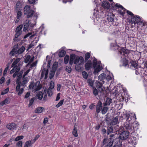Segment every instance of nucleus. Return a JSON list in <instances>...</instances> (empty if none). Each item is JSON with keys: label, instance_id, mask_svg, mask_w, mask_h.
Masks as SVG:
<instances>
[{"label": "nucleus", "instance_id": "25", "mask_svg": "<svg viewBox=\"0 0 147 147\" xmlns=\"http://www.w3.org/2000/svg\"><path fill=\"white\" fill-rule=\"evenodd\" d=\"M44 108L43 107H38L36 109L35 112L36 113H40L42 112Z\"/></svg>", "mask_w": 147, "mask_h": 147}, {"label": "nucleus", "instance_id": "26", "mask_svg": "<svg viewBox=\"0 0 147 147\" xmlns=\"http://www.w3.org/2000/svg\"><path fill=\"white\" fill-rule=\"evenodd\" d=\"M118 117L116 116L112 119V121L111 123V124L114 125L116 124L118 122Z\"/></svg>", "mask_w": 147, "mask_h": 147}, {"label": "nucleus", "instance_id": "3", "mask_svg": "<svg viewBox=\"0 0 147 147\" xmlns=\"http://www.w3.org/2000/svg\"><path fill=\"white\" fill-rule=\"evenodd\" d=\"M124 116L125 117L127 121V123L125 125V129L128 131L131 130L133 128V127L131 122L130 115L127 113L124 114Z\"/></svg>", "mask_w": 147, "mask_h": 147}, {"label": "nucleus", "instance_id": "14", "mask_svg": "<svg viewBox=\"0 0 147 147\" xmlns=\"http://www.w3.org/2000/svg\"><path fill=\"white\" fill-rule=\"evenodd\" d=\"M7 128L10 130L16 129L17 126L14 123H11L8 124L6 126Z\"/></svg>", "mask_w": 147, "mask_h": 147}, {"label": "nucleus", "instance_id": "4", "mask_svg": "<svg viewBox=\"0 0 147 147\" xmlns=\"http://www.w3.org/2000/svg\"><path fill=\"white\" fill-rule=\"evenodd\" d=\"M24 14L27 15V17L29 18L32 16L34 14V12L32 9H30V6L26 5L24 8Z\"/></svg>", "mask_w": 147, "mask_h": 147}, {"label": "nucleus", "instance_id": "43", "mask_svg": "<svg viewBox=\"0 0 147 147\" xmlns=\"http://www.w3.org/2000/svg\"><path fill=\"white\" fill-rule=\"evenodd\" d=\"M54 87V83L53 81H51L50 82V86L49 88L53 89Z\"/></svg>", "mask_w": 147, "mask_h": 147}, {"label": "nucleus", "instance_id": "7", "mask_svg": "<svg viewBox=\"0 0 147 147\" xmlns=\"http://www.w3.org/2000/svg\"><path fill=\"white\" fill-rule=\"evenodd\" d=\"M25 50V48L24 46H22L19 48L18 50L14 48L10 52L9 54L12 56L16 54L18 55L22 54Z\"/></svg>", "mask_w": 147, "mask_h": 147}, {"label": "nucleus", "instance_id": "37", "mask_svg": "<svg viewBox=\"0 0 147 147\" xmlns=\"http://www.w3.org/2000/svg\"><path fill=\"white\" fill-rule=\"evenodd\" d=\"M73 134L74 136L75 137H77L78 136V134L77 133V131L76 128L75 126L74 127V129L73 131Z\"/></svg>", "mask_w": 147, "mask_h": 147}, {"label": "nucleus", "instance_id": "16", "mask_svg": "<svg viewBox=\"0 0 147 147\" xmlns=\"http://www.w3.org/2000/svg\"><path fill=\"white\" fill-rule=\"evenodd\" d=\"M85 64V66L86 69V70H88L92 67V62L90 61H88Z\"/></svg>", "mask_w": 147, "mask_h": 147}, {"label": "nucleus", "instance_id": "8", "mask_svg": "<svg viewBox=\"0 0 147 147\" xmlns=\"http://www.w3.org/2000/svg\"><path fill=\"white\" fill-rule=\"evenodd\" d=\"M29 88L34 90L36 91L39 90L41 88V85L40 84V82L37 81L36 83H32L29 86Z\"/></svg>", "mask_w": 147, "mask_h": 147}, {"label": "nucleus", "instance_id": "55", "mask_svg": "<svg viewBox=\"0 0 147 147\" xmlns=\"http://www.w3.org/2000/svg\"><path fill=\"white\" fill-rule=\"evenodd\" d=\"M93 93L95 96H96L98 94V91L96 88H93Z\"/></svg>", "mask_w": 147, "mask_h": 147}, {"label": "nucleus", "instance_id": "36", "mask_svg": "<svg viewBox=\"0 0 147 147\" xmlns=\"http://www.w3.org/2000/svg\"><path fill=\"white\" fill-rule=\"evenodd\" d=\"M113 129L112 126H111L108 127L107 131V134L109 135L110 134L113 133Z\"/></svg>", "mask_w": 147, "mask_h": 147}, {"label": "nucleus", "instance_id": "2", "mask_svg": "<svg viewBox=\"0 0 147 147\" xmlns=\"http://www.w3.org/2000/svg\"><path fill=\"white\" fill-rule=\"evenodd\" d=\"M100 61L98 62L96 59H94L93 60V65L94 69V74H96L102 69V68L100 65Z\"/></svg>", "mask_w": 147, "mask_h": 147}, {"label": "nucleus", "instance_id": "39", "mask_svg": "<svg viewBox=\"0 0 147 147\" xmlns=\"http://www.w3.org/2000/svg\"><path fill=\"white\" fill-rule=\"evenodd\" d=\"M90 53H86L85 55V61L86 62L88 61V59L90 58Z\"/></svg>", "mask_w": 147, "mask_h": 147}, {"label": "nucleus", "instance_id": "62", "mask_svg": "<svg viewBox=\"0 0 147 147\" xmlns=\"http://www.w3.org/2000/svg\"><path fill=\"white\" fill-rule=\"evenodd\" d=\"M60 93H59L57 94V95L56 98L55 100L56 101H58L60 99Z\"/></svg>", "mask_w": 147, "mask_h": 147}, {"label": "nucleus", "instance_id": "51", "mask_svg": "<svg viewBox=\"0 0 147 147\" xmlns=\"http://www.w3.org/2000/svg\"><path fill=\"white\" fill-rule=\"evenodd\" d=\"M113 143V141H110L107 145V147H111L112 146Z\"/></svg>", "mask_w": 147, "mask_h": 147}, {"label": "nucleus", "instance_id": "30", "mask_svg": "<svg viewBox=\"0 0 147 147\" xmlns=\"http://www.w3.org/2000/svg\"><path fill=\"white\" fill-rule=\"evenodd\" d=\"M36 96L39 100H41L43 97V93L42 92H39L37 93Z\"/></svg>", "mask_w": 147, "mask_h": 147}, {"label": "nucleus", "instance_id": "33", "mask_svg": "<svg viewBox=\"0 0 147 147\" xmlns=\"http://www.w3.org/2000/svg\"><path fill=\"white\" fill-rule=\"evenodd\" d=\"M65 51L64 50H62L59 53V56L60 57H62L64 56L65 54Z\"/></svg>", "mask_w": 147, "mask_h": 147}, {"label": "nucleus", "instance_id": "10", "mask_svg": "<svg viewBox=\"0 0 147 147\" xmlns=\"http://www.w3.org/2000/svg\"><path fill=\"white\" fill-rule=\"evenodd\" d=\"M25 57L24 62L26 63L28 62L32 63L33 61L34 58V56L31 58L30 55H27Z\"/></svg>", "mask_w": 147, "mask_h": 147}, {"label": "nucleus", "instance_id": "29", "mask_svg": "<svg viewBox=\"0 0 147 147\" xmlns=\"http://www.w3.org/2000/svg\"><path fill=\"white\" fill-rule=\"evenodd\" d=\"M130 63L132 66L135 68V69L138 68V65L136 61H132L130 62Z\"/></svg>", "mask_w": 147, "mask_h": 147}, {"label": "nucleus", "instance_id": "45", "mask_svg": "<svg viewBox=\"0 0 147 147\" xmlns=\"http://www.w3.org/2000/svg\"><path fill=\"white\" fill-rule=\"evenodd\" d=\"M65 71L68 73H70L71 71V69L70 67L66 66L65 68Z\"/></svg>", "mask_w": 147, "mask_h": 147}, {"label": "nucleus", "instance_id": "49", "mask_svg": "<svg viewBox=\"0 0 147 147\" xmlns=\"http://www.w3.org/2000/svg\"><path fill=\"white\" fill-rule=\"evenodd\" d=\"M22 141H19L16 144L17 147H22Z\"/></svg>", "mask_w": 147, "mask_h": 147}, {"label": "nucleus", "instance_id": "40", "mask_svg": "<svg viewBox=\"0 0 147 147\" xmlns=\"http://www.w3.org/2000/svg\"><path fill=\"white\" fill-rule=\"evenodd\" d=\"M24 136H19L17 137L15 139L14 141H18L21 139H23Z\"/></svg>", "mask_w": 147, "mask_h": 147}, {"label": "nucleus", "instance_id": "35", "mask_svg": "<svg viewBox=\"0 0 147 147\" xmlns=\"http://www.w3.org/2000/svg\"><path fill=\"white\" fill-rule=\"evenodd\" d=\"M120 53L121 54H123L122 53H123V54L124 55L125 54H128L129 53V51L128 50H125V49L121 48V49L120 51Z\"/></svg>", "mask_w": 147, "mask_h": 147}, {"label": "nucleus", "instance_id": "12", "mask_svg": "<svg viewBox=\"0 0 147 147\" xmlns=\"http://www.w3.org/2000/svg\"><path fill=\"white\" fill-rule=\"evenodd\" d=\"M48 72V70H47L45 69H43V70H42L41 73L40 80H41L43 79V77L44 76L45 77L44 78V79H46L47 78Z\"/></svg>", "mask_w": 147, "mask_h": 147}, {"label": "nucleus", "instance_id": "63", "mask_svg": "<svg viewBox=\"0 0 147 147\" xmlns=\"http://www.w3.org/2000/svg\"><path fill=\"white\" fill-rule=\"evenodd\" d=\"M32 34L31 33H29L28 34H27L26 35H25L24 37V39L26 38H27L28 37L30 36Z\"/></svg>", "mask_w": 147, "mask_h": 147}, {"label": "nucleus", "instance_id": "54", "mask_svg": "<svg viewBox=\"0 0 147 147\" xmlns=\"http://www.w3.org/2000/svg\"><path fill=\"white\" fill-rule=\"evenodd\" d=\"M17 18H20L22 15V12L21 11H18L17 12Z\"/></svg>", "mask_w": 147, "mask_h": 147}, {"label": "nucleus", "instance_id": "11", "mask_svg": "<svg viewBox=\"0 0 147 147\" xmlns=\"http://www.w3.org/2000/svg\"><path fill=\"white\" fill-rule=\"evenodd\" d=\"M115 6L121 9L120 10L119 9L118 11L120 12V13L121 15H123L125 13V11L126 10V9H125L122 5L117 3L116 4Z\"/></svg>", "mask_w": 147, "mask_h": 147}, {"label": "nucleus", "instance_id": "31", "mask_svg": "<svg viewBox=\"0 0 147 147\" xmlns=\"http://www.w3.org/2000/svg\"><path fill=\"white\" fill-rule=\"evenodd\" d=\"M32 144L31 141L29 140L26 141L24 145V147H32Z\"/></svg>", "mask_w": 147, "mask_h": 147}, {"label": "nucleus", "instance_id": "21", "mask_svg": "<svg viewBox=\"0 0 147 147\" xmlns=\"http://www.w3.org/2000/svg\"><path fill=\"white\" fill-rule=\"evenodd\" d=\"M10 99L9 98H6L5 100L0 103V105L3 106L4 105H6L9 103Z\"/></svg>", "mask_w": 147, "mask_h": 147}, {"label": "nucleus", "instance_id": "22", "mask_svg": "<svg viewBox=\"0 0 147 147\" xmlns=\"http://www.w3.org/2000/svg\"><path fill=\"white\" fill-rule=\"evenodd\" d=\"M115 15L113 14H110L107 16V19L109 22H112L114 21Z\"/></svg>", "mask_w": 147, "mask_h": 147}, {"label": "nucleus", "instance_id": "56", "mask_svg": "<svg viewBox=\"0 0 147 147\" xmlns=\"http://www.w3.org/2000/svg\"><path fill=\"white\" fill-rule=\"evenodd\" d=\"M23 72V70H21L19 72V74L18 73V76L19 78H21L22 77V74Z\"/></svg>", "mask_w": 147, "mask_h": 147}, {"label": "nucleus", "instance_id": "32", "mask_svg": "<svg viewBox=\"0 0 147 147\" xmlns=\"http://www.w3.org/2000/svg\"><path fill=\"white\" fill-rule=\"evenodd\" d=\"M20 60V58H18L16 59L12 63L11 65V67H14L15 66H17L16 65L19 62Z\"/></svg>", "mask_w": 147, "mask_h": 147}, {"label": "nucleus", "instance_id": "15", "mask_svg": "<svg viewBox=\"0 0 147 147\" xmlns=\"http://www.w3.org/2000/svg\"><path fill=\"white\" fill-rule=\"evenodd\" d=\"M30 24V22L29 20H26L25 21L23 31H26L28 28Z\"/></svg>", "mask_w": 147, "mask_h": 147}, {"label": "nucleus", "instance_id": "17", "mask_svg": "<svg viewBox=\"0 0 147 147\" xmlns=\"http://www.w3.org/2000/svg\"><path fill=\"white\" fill-rule=\"evenodd\" d=\"M102 84L98 81L96 82V85L97 88L100 89L99 90L100 92L102 91L104 89V87L102 86Z\"/></svg>", "mask_w": 147, "mask_h": 147}, {"label": "nucleus", "instance_id": "18", "mask_svg": "<svg viewBox=\"0 0 147 147\" xmlns=\"http://www.w3.org/2000/svg\"><path fill=\"white\" fill-rule=\"evenodd\" d=\"M103 7L105 9H108L110 7V5L108 2L103 1L102 4Z\"/></svg>", "mask_w": 147, "mask_h": 147}, {"label": "nucleus", "instance_id": "41", "mask_svg": "<svg viewBox=\"0 0 147 147\" xmlns=\"http://www.w3.org/2000/svg\"><path fill=\"white\" fill-rule=\"evenodd\" d=\"M64 100H61L55 106L57 108H58L61 106L63 104Z\"/></svg>", "mask_w": 147, "mask_h": 147}, {"label": "nucleus", "instance_id": "1", "mask_svg": "<svg viewBox=\"0 0 147 147\" xmlns=\"http://www.w3.org/2000/svg\"><path fill=\"white\" fill-rule=\"evenodd\" d=\"M23 27V26L20 25L18 26L16 28L15 32L16 34H15V38L13 40V42H18L20 40V39L18 38L22 34V30Z\"/></svg>", "mask_w": 147, "mask_h": 147}, {"label": "nucleus", "instance_id": "9", "mask_svg": "<svg viewBox=\"0 0 147 147\" xmlns=\"http://www.w3.org/2000/svg\"><path fill=\"white\" fill-rule=\"evenodd\" d=\"M129 135V132L127 131H124L120 135L119 138L121 140H125L127 139Z\"/></svg>", "mask_w": 147, "mask_h": 147}, {"label": "nucleus", "instance_id": "52", "mask_svg": "<svg viewBox=\"0 0 147 147\" xmlns=\"http://www.w3.org/2000/svg\"><path fill=\"white\" fill-rule=\"evenodd\" d=\"M9 69V66H7V67L4 69L3 73V76H4L6 74L7 72Z\"/></svg>", "mask_w": 147, "mask_h": 147}, {"label": "nucleus", "instance_id": "42", "mask_svg": "<svg viewBox=\"0 0 147 147\" xmlns=\"http://www.w3.org/2000/svg\"><path fill=\"white\" fill-rule=\"evenodd\" d=\"M82 75L83 77L85 79H87L88 78V74L85 71H83L82 72Z\"/></svg>", "mask_w": 147, "mask_h": 147}, {"label": "nucleus", "instance_id": "23", "mask_svg": "<svg viewBox=\"0 0 147 147\" xmlns=\"http://www.w3.org/2000/svg\"><path fill=\"white\" fill-rule=\"evenodd\" d=\"M106 75V74L103 73L101 74L99 76H98V79L101 81H102L103 82V84L104 82L103 81V80L105 78Z\"/></svg>", "mask_w": 147, "mask_h": 147}, {"label": "nucleus", "instance_id": "53", "mask_svg": "<svg viewBox=\"0 0 147 147\" xmlns=\"http://www.w3.org/2000/svg\"><path fill=\"white\" fill-rule=\"evenodd\" d=\"M37 61H36V62L32 63V64L30 65V67L31 68L33 67L36 66L37 65Z\"/></svg>", "mask_w": 147, "mask_h": 147}, {"label": "nucleus", "instance_id": "38", "mask_svg": "<svg viewBox=\"0 0 147 147\" xmlns=\"http://www.w3.org/2000/svg\"><path fill=\"white\" fill-rule=\"evenodd\" d=\"M69 56L66 55L65 57L64 58V61L65 64H67L69 61Z\"/></svg>", "mask_w": 147, "mask_h": 147}, {"label": "nucleus", "instance_id": "24", "mask_svg": "<svg viewBox=\"0 0 147 147\" xmlns=\"http://www.w3.org/2000/svg\"><path fill=\"white\" fill-rule=\"evenodd\" d=\"M140 20L136 19L135 16H133V17L131 18V22L132 24L134 23V24H135L136 23H140Z\"/></svg>", "mask_w": 147, "mask_h": 147}, {"label": "nucleus", "instance_id": "20", "mask_svg": "<svg viewBox=\"0 0 147 147\" xmlns=\"http://www.w3.org/2000/svg\"><path fill=\"white\" fill-rule=\"evenodd\" d=\"M112 102V99L109 98H107L105 102H104L103 105L104 106H106L110 105Z\"/></svg>", "mask_w": 147, "mask_h": 147}, {"label": "nucleus", "instance_id": "44", "mask_svg": "<svg viewBox=\"0 0 147 147\" xmlns=\"http://www.w3.org/2000/svg\"><path fill=\"white\" fill-rule=\"evenodd\" d=\"M16 90V91L18 92V94L19 95H20L23 93L24 91V89L22 88L20 89V88L18 89V90Z\"/></svg>", "mask_w": 147, "mask_h": 147}, {"label": "nucleus", "instance_id": "46", "mask_svg": "<svg viewBox=\"0 0 147 147\" xmlns=\"http://www.w3.org/2000/svg\"><path fill=\"white\" fill-rule=\"evenodd\" d=\"M20 69H17V70L15 72V73L13 74V78H15L17 75H18V73L20 70Z\"/></svg>", "mask_w": 147, "mask_h": 147}, {"label": "nucleus", "instance_id": "48", "mask_svg": "<svg viewBox=\"0 0 147 147\" xmlns=\"http://www.w3.org/2000/svg\"><path fill=\"white\" fill-rule=\"evenodd\" d=\"M9 90L8 88H7L1 92V94L4 95L8 92Z\"/></svg>", "mask_w": 147, "mask_h": 147}, {"label": "nucleus", "instance_id": "6", "mask_svg": "<svg viewBox=\"0 0 147 147\" xmlns=\"http://www.w3.org/2000/svg\"><path fill=\"white\" fill-rule=\"evenodd\" d=\"M20 79L18 78L16 80V83L17 85L16 86V89L17 90H18L20 88V86H24L28 82V78L27 77H23V81L21 82L19 81Z\"/></svg>", "mask_w": 147, "mask_h": 147}, {"label": "nucleus", "instance_id": "34", "mask_svg": "<svg viewBox=\"0 0 147 147\" xmlns=\"http://www.w3.org/2000/svg\"><path fill=\"white\" fill-rule=\"evenodd\" d=\"M13 67V68L10 71V74H12L15 71L16 72V71L17 70V69L18 68L20 69V68L19 67H18L17 66H15Z\"/></svg>", "mask_w": 147, "mask_h": 147}, {"label": "nucleus", "instance_id": "61", "mask_svg": "<svg viewBox=\"0 0 147 147\" xmlns=\"http://www.w3.org/2000/svg\"><path fill=\"white\" fill-rule=\"evenodd\" d=\"M48 118L47 117H45L44 118L43 123L44 125L46 124L48 121Z\"/></svg>", "mask_w": 147, "mask_h": 147}, {"label": "nucleus", "instance_id": "27", "mask_svg": "<svg viewBox=\"0 0 147 147\" xmlns=\"http://www.w3.org/2000/svg\"><path fill=\"white\" fill-rule=\"evenodd\" d=\"M108 110V107L104 106L103 107H102L101 110V113L102 114H105L107 112Z\"/></svg>", "mask_w": 147, "mask_h": 147}, {"label": "nucleus", "instance_id": "28", "mask_svg": "<svg viewBox=\"0 0 147 147\" xmlns=\"http://www.w3.org/2000/svg\"><path fill=\"white\" fill-rule=\"evenodd\" d=\"M52 89H50L49 88H48V89L47 90L45 89L44 90V92L45 93H46V92H47L48 95L49 96H51L53 94L52 91Z\"/></svg>", "mask_w": 147, "mask_h": 147}, {"label": "nucleus", "instance_id": "59", "mask_svg": "<svg viewBox=\"0 0 147 147\" xmlns=\"http://www.w3.org/2000/svg\"><path fill=\"white\" fill-rule=\"evenodd\" d=\"M126 11L127 14L132 16V18L133 17V16H134V15L131 12L127 10H126Z\"/></svg>", "mask_w": 147, "mask_h": 147}, {"label": "nucleus", "instance_id": "47", "mask_svg": "<svg viewBox=\"0 0 147 147\" xmlns=\"http://www.w3.org/2000/svg\"><path fill=\"white\" fill-rule=\"evenodd\" d=\"M35 99V98H31V99L28 105L29 107H30L32 105Z\"/></svg>", "mask_w": 147, "mask_h": 147}, {"label": "nucleus", "instance_id": "50", "mask_svg": "<svg viewBox=\"0 0 147 147\" xmlns=\"http://www.w3.org/2000/svg\"><path fill=\"white\" fill-rule=\"evenodd\" d=\"M108 142V140L107 138H105L103 140L102 142V147L104 145L106 144Z\"/></svg>", "mask_w": 147, "mask_h": 147}, {"label": "nucleus", "instance_id": "57", "mask_svg": "<svg viewBox=\"0 0 147 147\" xmlns=\"http://www.w3.org/2000/svg\"><path fill=\"white\" fill-rule=\"evenodd\" d=\"M34 45L33 43H31L30 44L28 47V49L27 50V51H28L31 48H32L34 46Z\"/></svg>", "mask_w": 147, "mask_h": 147}, {"label": "nucleus", "instance_id": "60", "mask_svg": "<svg viewBox=\"0 0 147 147\" xmlns=\"http://www.w3.org/2000/svg\"><path fill=\"white\" fill-rule=\"evenodd\" d=\"M5 81V78L3 77L0 79V84H1Z\"/></svg>", "mask_w": 147, "mask_h": 147}, {"label": "nucleus", "instance_id": "19", "mask_svg": "<svg viewBox=\"0 0 147 147\" xmlns=\"http://www.w3.org/2000/svg\"><path fill=\"white\" fill-rule=\"evenodd\" d=\"M76 56L74 54H72L70 56V59L69 62V64L72 65L73 63H74V61L76 58Z\"/></svg>", "mask_w": 147, "mask_h": 147}, {"label": "nucleus", "instance_id": "64", "mask_svg": "<svg viewBox=\"0 0 147 147\" xmlns=\"http://www.w3.org/2000/svg\"><path fill=\"white\" fill-rule=\"evenodd\" d=\"M105 78H106V79L107 81H108L111 80V78L109 75L107 76Z\"/></svg>", "mask_w": 147, "mask_h": 147}, {"label": "nucleus", "instance_id": "58", "mask_svg": "<svg viewBox=\"0 0 147 147\" xmlns=\"http://www.w3.org/2000/svg\"><path fill=\"white\" fill-rule=\"evenodd\" d=\"M30 70V69H28L25 72H24L23 77H25L28 73Z\"/></svg>", "mask_w": 147, "mask_h": 147}, {"label": "nucleus", "instance_id": "13", "mask_svg": "<svg viewBox=\"0 0 147 147\" xmlns=\"http://www.w3.org/2000/svg\"><path fill=\"white\" fill-rule=\"evenodd\" d=\"M102 107V104L100 101H99L96 105V111L97 113H99L101 111Z\"/></svg>", "mask_w": 147, "mask_h": 147}, {"label": "nucleus", "instance_id": "5", "mask_svg": "<svg viewBox=\"0 0 147 147\" xmlns=\"http://www.w3.org/2000/svg\"><path fill=\"white\" fill-rule=\"evenodd\" d=\"M84 61V59L82 57H76L74 61V63L75 64H78V65H76L75 66L76 69L77 70H79L80 69V65L83 63Z\"/></svg>", "mask_w": 147, "mask_h": 147}]
</instances>
